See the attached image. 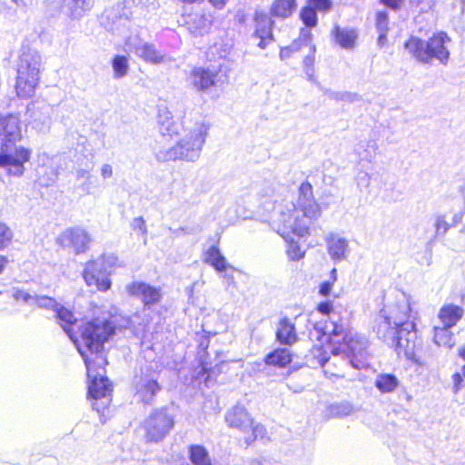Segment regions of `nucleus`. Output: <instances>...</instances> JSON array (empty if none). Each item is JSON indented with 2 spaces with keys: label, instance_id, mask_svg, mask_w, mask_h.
Instances as JSON below:
<instances>
[{
  "label": "nucleus",
  "instance_id": "f257e3e1",
  "mask_svg": "<svg viewBox=\"0 0 465 465\" xmlns=\"http://www.w3.org/2000/svg\"><path fill=\"white\" fill-rule=\"evenodd\" d=\"M116 318L113 313L94 317L81 325V338L86 350L95 354V360L91 361L86 353L78 349L84 361L87 371V396L92 401L93 409L98 413L104 411L111 401L113 384L106 376V359L99 356L104 350V343L109 341L116 333Z\"/></svg>",
  "mask_w": 465,
  "mask_h": 465
},
{
  "label": "nucleus",
  "instance_id": "f03ea898",
  "mask_svg": "<svg viewBox=\"0 0 465 465\" xmlns=\"http://www.w3.org/2000/svg\"><path fill=\"white\" fill-rule=\"evenodd\" d=\"M411 312L410 300L402 293L395 304L381 310L374 320L373 331L398 354L403 353L412 360L418 342L416 324Z\"/></svg>",
  "mask_w": 465,
  "mask_h": 465
},
{
  "label": "nucleus",
  "instance_id": "7ed1b4c3",
  "mask_svg": "<svg viewBox=\"0 0 465 465\" xmlns=\"http://www.w3.org/2000/svg\"><path fill=\"white\" fill-rule=\"evenodd\" d=\"M322 214V210L314 199L312 186L309 182H303L299 187L296 203H292L281 212L280 222L282 228H279V233L288 242L287 255L292 261L300 260L304 256L298 244L289 234L304 237L309 234L310 225Z\"/></svg>",
  "mask_w": 465,
  "mask_h": 465
},
{
  "label": "nucleus",
  "instance_id": "20e7f679",
  "mask_svg": "<svg viewBox=\"0 0 465 465\" xmlns=\"http://www.w3.org/2000/svg\"><path fill=\"white\" fill-rule=\"evenodd\" d=\"M184 135L171 147L161 149L155 155L159 161L196 162L205 143L209 125L204 122H189L183 125Z\"/></svg>",
  "mask_w": 465,
  "mask_h": 465
},
{
  "label": "nucleus",
  "instance_id": "39448f33",
  "mask_svg": "<svg viewBox=\"0 0 465 465\" xmlns=\"http://www.w3.org/2000/svg\"><path fill=\"white\" fill-rule=\"evenodd\" d=\"M331 319V321L323 328V335H328L330 342L334 345L331 353L344 354L349 364L360 369L363 362L358 357H362L365 353L368 341L357 332L347 331L342 322H337L334 314Z\"/></svg>",
  "mask_w": 465,
  "mask_h": 465
},
{
  "label": "nucleus",
  "instance_id": "423d86ee",
  "mask_svg": "<svg viewBox=\"0 0 465 465\" xmlns=\"http://www.w3.org/2000/svg\"><path fill=\"white\" fill-rule=\"evenodd\" d=\"M450 38L444 32L433 35L427 41L417 36H411L405 43V50L416 61L425 64H430L434 60L446 65L450 60V51L447 44Z\"/></svg>",
  "mask_w": 465,
  "mask_h": 465
},
{
  "label": "nucleus",
  "instance_id": "0eeeda50",
  "mask_svg": "<svg viewBox=\"0 0 465 465\" xmlns=\"http://www.w3.org/2000/svg\"><path fill=\"white\" fill-rule=\"evenodd\" d=\"M41 55L32 48L24 47L16 65L15 94L19 99H29L35 94L40 81Z\"/></svg>",
  "mask_w": 465,
  "mask_h": 465
},
{
  "label": "nucleus",
  "instance_id": "6e6552de",
  "mask_svg": "<svg viewBox=\"0 0 465 465\" xmlns=\"http://www.w3.org/2000/svg\"><path fill=\"white\" fill-rule=\"evenodd\" d=\"M31 158V150L8 143L0 148V167L5 168L9 175L20 177L25 173V163Z\"/></svg>",
  "mask_w": 465,
  "mask_h": 465
},
{
  "label": "nucleus",
  "instance_id": "1a4fd4ad",
  "mask_svg": "<svg viewBox=\"0 0 465 465\" xmlns=\"http://www.w3.org/2000/svg\"><path fill=\"white\" fill-rule=\"evenodd\" d=\"M110 271L105 265V257L89 261L85 263L83 277L88 286H95L98 291L106 292L112 286Z\"/></svg>",
  "mask_w": 465,
  "mask_h": 465
},
{
  "label": "nucleus",
  "instance_id": "9d476101",
  "mask_svg": "<svg viewBox=\"0 0 465 465\" xmlns=\"http://www.w3.org/2000/svg\"><path fill=\"white\" fill-rule=\"evenodd\" d=\"M173 415L166 408L153 411L147 418V441L162 440L173 427Z\"/></svg>",
  "mask_w": 465,
  "mask_h": 465
},
{
  "label": "nucleus",
  "instance_id": "9b49d317",
  "mask_svg": "<svg viewBox=\"0 0 465 465\" xmlns=\"http://www.w3.org/2000/svg\"><path fill=\"white\" fill-rule=\"evenodd\" d=\"M64 248H70L75 254L86 252L93 242L91 234L81 226L65 229L57 239Z\"/></svg>",
  "mask_w": 465,
  "mask_h": 465
},
{
  "label": "nucleus",
  "instance_id": "f8f14e48",
  "mask_svg": "<svg viewBox=\"0 0 465 465\" xmlns=\"http://www.w3.org/2000/svg\"><path fill=\"white\" fill-rule=\"evenodd\" d=\"M105 30L114 35L124 36L129 30L131 21L121 5L106 8L101 17Z\"/></svg>",
  "mask_w": 465,
  "mask_h": 465
},
{
  "label": "nucleus",
  "instance_id": "ddd939ff",
  "mask_svg": "<svg viewBox=\"0 0 465 465\" xmlns=\"http://www.w3.org/2000/svg\"><path fill=\"white\" fill-rule=\"evenodd\" d=\"M191 82L198 91H207L212 86L223 84L216 69L196 67L191 73Z\"/></svg>",
  "mask_w": 465,
  "mask_h": 465
},
{
  "label": "nucleus",
  "instance_id": "4468645a",
  "mask_svg": "<svg viewBox=\"0 0 465 465\" xmlns=\"http://www.w3.org/2000/svg\"><path fill=\"white\" fill-rule=\"evenodd\" d=\"M255 30L253 36L260 39L258 46L265 49L269 44L274 41L272 35L273 22L271 17L262 11H256L254 15Z\"/></svg>",
  "mask_w": 465,
  "mask_h": 465
},
{
  "label": "nucleus",
  "instance_id": "2eb2a0df",
  "mask_svg": "<svg viewBox=\"0 0 465 465\" xmlns=\"http://www.w3.org/2000/svg\"><path fill=\"white\" fill-rule=\"evenodd\" d=\"M19 119L14 114L0 116V140L2 143H11L21 139Z\"/></svg>",
  "mask_w": 465,
  "mask_h": 465
},
{
  "label": "nucleus",
  "instance_id": "dca6fc26",
  "mask_svg": "<svg viewBox=\"0 0 465 465\" xmlns=\"http://www.w3.org/2000/svg\"><path fill=\"white\" fill-rule=\"evenodd\" d=\"M157 123L159 131L163 136L173 137L181 134L183 125L187 124V122L181 124L173 120V116L168 108L164 105H159L157 109Z\"/></svg>",
  "mask_w": 465,
  "mask_h": 465
},
{
  "label": "nucleus",
  "instance_id": "f3484780",
  "mask_svg": "<svg viewBox=\"0 0 465 465\" xmlns=\"http://www.w3.org/2000/svg\"><path fill=\"white\" fill-rule=\"evenodd\" d=\"M143 312H136L131 316H124L118 313H113V318H116L117 328H133L138 335H141V341H143L145 336V320Z\"/></svg>",
  "mask_w": 465,
  "mask_h": 465
},
{
  "label": "nucleus",
  "instance_id": "a211bd4d",
  "mask_svg": "<svg viewBox=\"0 0 465 465\" xmlns=\"http://www.w3.org/2000/svg\"><path fill=\"white\" fill-rule=\"evenodd\" d=\"M275 337L282 345L292 346L295 344L299 338L294 322L287 317L282 318L277 324Z\"/></svg>",
  "mask_w": 465,
  "mask_h": 465
},
{
  "label": "nucleus",
  "instance_id": "6ab92c4d",
  "mask_svg": "<svg viewBox=\"0 0 465 465\" xmlns=\"http://www.w3.org/2000/svg\"><path fill=\"white\" fill-rule=\"evenodd\" d=\"M225 420L230 427L246 431L252 425V419L243 406L236 405L227 411Z\"/></svg>",
  "mask_w": 465,
  "mask_h": 465
},
{
  "label": "nucleus",
  "instance_id": "aec40b11",
  "mask_svg": "<svg viewBox=\"0 0 465 465\" xmlns=\"http://www.w3.org/2000/svg\"><path fill=\"white\" fill-rule=\"evenodd\" d=\"M54 312L58 324L72 341H76L77 338L74 331V327L77 323V319L73 312L60 304Z\"/></svg>",
  "mask_w": 465,
  "mask_h": 465
},
{
  "label": "nucleus",
  "instance_id": "412c9836",
  "mask_svg": "<svg viewBox=\"0 0 465 465\" xmlns=\"http://www.w3.org/2000/svg\"><path fill=\"white\" fill-rule=\"evenodd\" d=\"M464 212L460 211L452 215L451 222H448L445 213H436L434 216V238L440 239L445 236L447 232L461 223Z\"/></svg>",
  "mask_w": 465,
  "mask_h": 465
},
{
  "label": "nucleus",
  "instance_id": "4be33fe9",
  "mask_svg": "<svg viewBox=\"0 0 465 465\" xmlns=\"http://www.w3.org/2000/svg\"><path fill=\"white\" fill-rule=\"evenodd\" d=\"M464 315V309L461 306L452 303L443 305L439 312L438 318L442 323V326L452 328Z\"/></svg>",
  "mask_w": 465,
  "mask_h": 465
},
{
  "label": "nucleus",
  "instance_id": "5701e85b",
  "mask_svg": "<svg viewBox=\"0 0 465 465\" xmlns=\"http://www.w3.org/2000/svg\"><path fill=\"white\" fill-rule=\"evenodd\" d=\"M331 35L341 48L351 50L356 46L358 34L354 29L341 28L335 25L331 31Z\"/></svg>",
  "mask_w": 465,
  "mask_h": 465
},
{
  "label": "nucleus",
  "instance_id": "b1692460",
  "mask_svg": "<svg viewBox=\"0 0 465 465\" xmlns=\"http://www.w3.org/2000/svg\"><path fill=\"white\" fill-rule=\"evenodd\" d=\"M94 0H66L67 15L71 20H80L93 8Z\"/></svg>",
  "mask_w": 465,
  "mask_h": 465
},
{
  "label": "nucleus",
  "instance_id": "393cba45",
  "mask_svg": "<svg viewBox=\"0 0 465 465\" xmlns=\"http://www.w3.org/2000/svg\"><path fill=\"white\" fill-rule=\"evenodd\" d=\"M328 252L332 260L341 262L346 258L348 242L338 235H331L327 240Z\"/></svg>",
  "mask_w": 465,
  "mask_h": 465
},
{
  "label": "nucleus",
  "instance_id": "a878e982",
  "mask_svg": "<svg viewBox=\"0 0 465 465\" xmlns=\"http://www.w3.org/2000/svg\"><path fill=\"white\" fill-rule=\"evenodd\" d=\"M451 328L435 326L433 328V341L439 347L452 349L455 346L454 334Z\"/></svg>",
  "mask_w": 465,
  "mask_h": 465
},
{
  "label": "nucleus",
  "instance_id": "bb28decb",
  "mask_svg": "<svg viewBox=\"0 0 465 465\" xmlns=\"http://www.w3.org/2000/svg\"><path fill=\"white\" fill-rule=\"evenodd\" d=\"M296 8V0H274L271 6V15L279 18H287L292 15Z\"/></svg>",
  "mask_w": 465,
  "mask_h": 465
},
{
  "label": "nucleus",
  "instance_id": "cd10ccee",
  "mask_svg": "<svg viewBox=\"0 0 465 465\" xmlns=\"http://www.w3.org/2000/svg\"><path fill=\"white\" fill-rule=\"evenodd\" d=\"M264 361L267 365L282 368L292 361V354L290 350L286 348H278L270 352Z\"/></svg>",
  "mask_w": 465,
  "mask_h": 465
},
{
  "label": "nucleus",
  "instance_id": "c85d7f7f",
  "mask_svg": "<svg viewBox=\"0 0 465 465\" xmlns=\"http://www.w3.org/2000/svg\"><path fill=\"white\" fill-rule=\"evenodd\" d=\"M189 459L193 465H213L209 451L203 445H191L189 447Z\"/></svg>",
  "mask_w": 465,
  "mask_h": 465
},
{
  "label": "nucleus",
  "instance_id": "c756f323",
  "mask_svg": "<svg viewBox=\"0 0 465 465\" xmlns=\"http://www.w3.org/2000/svg\"><path fill=\"white\" fill-rule=\"evenodd\" d=\"M374 384L381 393H390L396 390L399 381L393 374L382 373L376 377Z\"/></svg>",
  "mask_w": 465,
  "mask_h": 465
},
{
  "label": "nucleus",
  "instance_id": "7c9ffc66",
  "mask_svg": "<svg viewBox=\"0 0 465 465\" xmlns=\"http://www.w3.org/2000/svg\"><path fill=\"white\" fill-rule=\"evenodd\" d=\"M354 412L353 406L347 401L334 403L328 407L327 416L329 418H344L351 415Z\"/></svg>",
  "mask_w": 465,
  "mask_h": 465
},
{
  "label": "nucleus",
  "instance_id": "2f4dec72",
  "mask_svg": "<svg viewBox=\"0 0 465 465\" xmlns=\"http://www.w3.org/2000/svg\"><path fill=\"white\" fill-rule=\"evenodd\" d=\"M112 67L114 78H122L127 74L129 64L125 55L116 54L112 59Z\"/></svg>",
  "mask_w": 465,
  "mask_h": 465
},
{
  "label": "nucleus",
  "instance_id": "473e14b6",
  "mask_svg": "<svg viewBox=\"0 0 465 465\" xmlns=\"http://www.w3.org/2000/svg\"><path fill=\"white\" fill-rule=\"evenodd\" d=\"M316 52V46L310 45L309 54L303 59L304 73L307 79L311 82L315 83L316 79L314 76V55Z\"/></svg>",
  "mask_w": 465,
  "mask_h": 465
},
{
  "label": "nucleus",
  "instance_id": "72a5a7b5",
  "mask_svg": "<svg viewBox=\"0 0 465 465\" xmlns=\"http://www.w3.org/2000/svg\"><path fill=\"white\" fill-rule=\"evenodd\" d=\"M323 94L328 98L335 101L354 103L360 100V97L357 94L351 92H335L329 89H324Z\"/></svg>",
  "mask_w": 465,
  "mask_h": 465
},
{
  "label": "nucleus",
  "instance_id": "f704fd0d",
  "mask_svg": "<svg viewBox=\"0 0 465 465\" xmlns=\"http://www.w3.org/2000/svg\"><path fill=\"white\" fill-rule=\"evenodd\" d=\"M132 385L138 399L145 402V378L143 377V368L140 369V373L135 372L134 375Z\"/></svg>",
  "mask_w": 465,
  "mask_h": 465
},
{
  "label": "nucleus",
  "instance_id": "c9c22d12",
  "mask_svg": "<svg viewBox=\"0 0 465 465\" xmlns=\"http://www.w3.org/2000/svg\"><path fill=\"white\" fill-rule=\"evenodd\" d=\"M125 45L130 52H134L137 56L145 60V43L137 37L129 36Z\"/></svg>",
  "mask_w": 465,
  "mask_h": 465
},
{
  "label": "nucleus",
  "instance_id": "e433bc0d",
  "mask_svg": "<svg viewBox=\"0 0 465 465\" xmlns=\"http://www.w3.org/2000/svg\"><path fill=\"white\" fill-rule=\"evenodd\" d=\"M127 292L131 296L141 298L143 307L145 308V282H134L127 286Z\"/></svg>",
  "mask_w": 465,
  "mask_h": 465
},
{
  "label": "nucleus",
  "instance_id": "4c0bfd02",
  "mask_svg": "<svg viewBox=\"0 0 465 465\" xmlns=\"http://www.w3.org/2000/svg\"><path fill=\"white\" fill-rule=\"evenodd\" d=\"M300 16L303 24L308 27H313L317 25L316 11L309 4L302 9Z\"/></svg>",
  "mask_w": 465,
  "mask_h": 465
},
{
  "label": "nucleus",
  "instance_id": "58836bf2",
  "mask_svg": "<svg viewBox=\"0 0 465 465\" xmlns=\"http://www.w3.org/2000/svg\"><path fill=\"white\" fill-rule=\"evenodd\" d=\"M35 301L38 307L52 310L53 312H55L61 304L55 299L45 295H36L35 296Z\"/></svg>",
  "mask_w": 465,
  "mask_h": 465
},
{
  "label": "nucleus",
  "instance_id": "ea45409f",
  "mask_svg": "<svg viewBox=\"0 0 465 465\" xmlns=\"http://www.w3.org/2000/svg\"><path fill=\"white\" fill-rule=\"evenodd\" d=\"M13 232L4 223L0 222V250H4L12 241Z\"/></svg>",
  "mask_w": 465,
  "mask_h": 465
},
{
  "label": "nucleus",
  "instance_id": "a19ab883",
  "mask_svg": "<svg viewBox=\"0 0 465 465\" xmlns=\"http://www.w3.org/2000/svg\"><path fill=\"white\" fill-rule=\"evenodd\" d=\"M250 429H252V435L245 438V441L248 445L256 439H262L265 436L266 429L261 424H252Z\"/></svg>",
  "mask_w": 465,
  "mask_h": 465
},
{
  "label": "nucleus",
  "instance_id": "79ce46f5",
  "mask_svg": "<svg viewBox=\"0 0 465 465\" xmlns=\"http://www.w3.org/2000/svg\"><path fill=\"white\" fill-rule=\"evenodd\" d=\"M222 257L223 254L221 253L218 247L212 246L208 249V251L205 253L204 262L213 266V264Z\"/></svg>",
  "mask_w": 465,
  "mask_h": 465
},
{
  "label": "nucleus",
  "instance_id": "37998d69",
  "mask_svg": "<svg viewBox=\"0 0 465 465\" xmlns=\"http://www.w3.org/2000/svg\"><path fill=\"white\" fill-rule=\"evenodd\" d=\"M389 18L385 11L378 12L376 15V28L378 32L388 31Z\"/></svg>",
  "mask_w": 465,
  "mask_h": 465
},
{
  "label": "nucleus",
  "instance_id": "c03bdc74",
  "mask_svg": "<svg viewBox=\"0 0 465 465\" xmlns=\"http://www.w3.org/2000/svg\"><path fill=\"white\" fill-rule=\"evenodd\" d=\"M308 3L315 11L320 12H327L332 5L331 0H308Z\"/></svg>",
  "mask_w": 465,
  "mask_h": 465
},
{
  "label": "nucleus",
  "instance_id": "a18cd8bd",
  "mask_svg": "<svg viewBox=\"0 0 465 465\" xmlns=\"http://www.w3.org/2000/svg\"><path fill=\"white\" fill-rule=\"evenodd\" d=\"M161 298L160 290L147 285V305L158 302Z\"/></svg>",
  "mask_w": 465,
  "mask_h": 465
},
{
  "label": "nucleus",
  "instance_id": "49530a36",
  "mask_svg": "<svg viewBox=\"0 0 465 465\" xmlns=\"http://www.w3.org/2000/svg\"><path fill=\"white\" fill-rule=\"evenodd\" d=\"M436 0H411V3L416 6H420L421 12L430 10L434 5Z\"/></svg>",
  "mask_w": 465,
  "mask_h": 465
},
{
  "label": "nucleus",
  "instance_id": "de8ad7c7",
  "mask_svg": "<svg viewBox=\"0 0 465 465\" xmlns=\"http://www.w3.org/2000/svg\"><path fill=\"white\" fill-rule=\"evenodd\" d=\"M371 177L366 172H360L356 176L357 185L360 188H366L370 184Z\"/></svg>",
  "mask_w": 465,
  "mask_h": 465
},
{
  "label": "nucleus",
  "instance_id": "09e8293b",
  "mask_svg": "<svg viewBox=\"0 0 465 465\" xmlns=\"http://www.w3.org/2000/svg\"><path fill=\"white\" fill-rule=\"evenodd\" d=\"M298 49H299V47L297 46L296 43H293L290 46H286L284 48H282L281 52H280V58H281V60L283 61V60H286V59L290 58L292 56V54H293V52L297 51Z\"/></svg>",
  "mask_w": 465,
  "mask_h": 465
},
{
  "label": "nucleus",
  "instance_id": "8fccbe9b",
  "mask_svg": "<svg viewBox=\"0 0 465 465\" xmlns=\"http://www.w3.org/2000/svg\"><path fill=\"white\" fill-rule=\"evenodd\" d=\"M463 376L460 372H455L452 375L453 387L452 391L454 393H458L461 388L464 386L463 384Z\"/></svg>",
  "mask_w": 465,
  "mask_h": 465
},
{
  "label": "nucleus",
  "instance_id": "3c124183",
  "mask_svg": "<svg viewBox=\"0 0 465 465\" xmlns=\"http://www.w3.org/2000/svg\"><path fill=\"white\" fill-rule=\"evenodd\" d=\"M144 220L142 216L134 218L132 222V228L134 231L139 230L143 236L145 235Z\"/></svg>",
  "mask_w": 465,
  "mask_h": 465
},
{
  "label": "nucleus",
  "instance_id": "603ef678",
  "mask_svg": "<svg viewBox=\"0 0 465 465\" xmlns=\"http://www.w3.org/2000/svg\"><path fill=\"white\" fill-rule=\"evenodd\" d=\"M146 57L147 61H150L154 64L159 63L163 59V57L159 55L158 53L149 45H147Z\"/></svg>",
  "mask_w": 465,
  "mask_h": 465
},
{
  "label": "nucleus",
  "instance_id": "864d4df0",
  "mask_svg": "<svg viewBox=\"0 0 465 465\" xmlns=\"http://www.w3.org/2000/svg\"><path fill=\"white\" fill-rule=\"evenodd\" d=\"M317 310L324 315H329L332 312V303L331 302H321L318 304Z\"/></svg>",
  "mask_w": 465,
  "mask_h": 465
},
{
  "label": "nucleus",
  "instance_id": "5fc2aeb1",
  "mask_svg": "<svg viewBox=\"0 0 465 465\" xmlns=\"http://www.w3.org/2000/svg\"><path fill=\"white\" fill-rule=\"evenodd\" d=\"M381 3H382L387 7L392 9V10H399L402 4L403 0H380Z\"/></svg>",
  "mask_w": 465,
  "mask_h": 465
},
{
  "label": "nucleus",
  "instance_id": "6e6d98bb",
  "mask_svg": "<svg viewBox=\"0 0 465 465\" xmlns=\"http://www.w3.org/2000/svg\"><path fill=\"white\" fill-rule=\"evenodd\" d=\"M15 300H23L25 302H29L31 300H35V296L24 291H16L14 294Z\"/></svg>",
  "mask_w": 465,
  "mask_h": 465
},
{
  "label": "nucleus",
  "instance_id": "4d7b16f0",
  "mask_svg": "<svg viewBox=\"0 0 465 465\" xmlns=\"http://www.w3.org/2000/svg\"><path fill=\"white\" fill-rule=\"evenodd\" d=\"M363 146H364L363 144L359 145V147L357 149L358 154L361 157V160L371 163L372 161L374 155L371 152H369L368 150H365L364 153L360 152V149L362 148Z\"/></svg>",
  "mask_w": 465,
  "mask_h": 465
},
{
  "label": "nucleus",
  "instance_id": "13d9d810",
  "mask_svg": "<svg viewBox=\"0 0 465 465\" xmlns=\"http://www.w3.org/2000/svg\"><path fill=\"white\" fill-rule=\"evenodd\" d=\"M332 282H322L321 285H320V294H322V296H328L331 291V288H332Z\"/></svg>",
  "mask_w": 465,
  "mask_h": 465
},
{
  "label": "nucleus",
  "instance_id": "bf43d9fd",
  "mask_svg": "<svg viewBox=\"0 0 465 465\" xmlns=\"http://www.w3.org/2000/svg\"><path fill=\"white\" fill-rule=\"evenodd\" d=\"M147 392H151L152 395H154L157 391L161 390L159 384L154 380L147 381Z\"/></svg>",
  "mask_w": 465,
  "mask_h": 465
},
{
  "label": "nucleus",
  "instance_id": "052dcab7",
  "mask_svg": "<svg viewBox=\"0 0 465 465\" xmlns=\"http://www.w3.org/2000/svg\"><path fill=\"white\" fill-rule=\"evenodd\" d=\"M216 271L218 272H224L227 267H228V263L226 262V259L225 257L223 255L222 258H220V260H218L213 266Z\"/></svg>",
  "mask_w": 465,
  "mask_h": 465
},
{
  "label": "nucleus",
  "instance_id": "680f3d73",
  "mask_svg": "<svg viewBox=\"0 0 465 465\" xmlns=\"http://www.w3.org/2000/svg\"><path fill=\"white\" fill-rule=\"evenodd\" d=\"M18 8L22 10H26L29 6L32 5V0H12Z\"/></svg>",
  "mask_w": 465,
  "mask_h": 465
},
{
  "label": "nucleus",
  "instance_id": "e2e57ef3",
  "mask_svg": "<svg viewBox=\"0 0 465 465\" xmlns=\"http://www.w3.org/2000/svg\"><path fill=\"white\" fill-rule=\"evenodd\" d=\"M101 257H105V265L107 266L108 270L109 268H112L117 261V258L114 254H104Z\"/></svg>",
  "mask_w": 465,
  "mask_h": 465
},
{
  "label": "nucleus",
  "instance_id": "0e129e2a",
  "mask_svg": "<svg viewBox=\"0 0 465 465\" xmlns=\"http://www.w3.org/2000/svg\"><path fill=\"white\" fill-rule=\"evenodd\" d=\"M102 176L105 178H109L113 174V168L110 164H104L101 170Z\"/></svg>",
  "mask_w": 465,
  "mask_h": 465
},
{
  "label": "nucleus",
  "instance_id": "69168bd1",
  "mask_svg": "<svg viewBox=\"0 0 465 465\" xmlns=\"http://www.w3.org/2000/svg\"><path fill=\"white\" fill-rule=\"evenodd\" d=\"M76 178H77V180L86 179L87 181H89L91 179L88 171H86L84 169L77 170Z\"/></svg>",
  "mask_w": 465,
  "mask_h": 465
},
{
  "label": "nucleus",
  "instance_id": "338daca9",
  "mask_svg": "<svg viewBox=\"0 0 465 465\" xmlns=\"http://www.w3.org/2000/svg\"><path fill=\"white\" fill-rule=\"evenodd\" d=\"M387 32L388 31L379 32V36H378L377 44H378V45L380 47H382L385 45L386 41H387V38H386Z\"/></svg>",
  "mask_w": 465,
  "mask_h": 465
},
{
  "label": "nucleus",
  "instance_id": "774afa93",
  "mask_svg": "<svg viewBox=\"0 0 465 465\" xmlns=\"http://www.w3.org/2000/svg\"><path fill=\"white\" fill-rule=\"evenodd\" d=\"M9 260L6 256L0 254V274L5 271Z\"/></svg>",
  "mask_w": 465,
  "mask_h": 465
}]
</instances>
